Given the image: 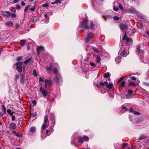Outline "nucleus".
<instances>
[{
    "label": "nucleus",
    "mask_w": 149,
    "mask_h": 149,
    "mask_svg": "<svg viewBox=\"0 0 149 149\" xmlns=\"http://www.w3.org/2000/svg\"><path fill=\"white\" fill-rule=\"evenodd\" d=\"M49 124L48 117L46 115L44 116L43 123L41 127L42 130H45L46 128L48 127Z\"/></svg>",
    "instance_id": "obj_1"
},
{
    "label": "nucleus",
    "mask_w": 149,
    "mask_h": 149,
    "mask_svg": "<svg viewBox=\"0 0 149 149\" xmlns=\"http://www.w3.org/2000/svg\"><path fill=\"white\" fill-rule=\"evenodd\" d=\"M122 42L127 46L132 44V40L131 38H123L122 40Z\"/></svg>",
    "instance_id": "obj_2"
},
{
    "label": "nucleus",
    "mask_w": 149,
    "mask_h": 149,
    "mask_svg": "<svg viewBox=\"0 0 149 149\" xmlns=\"http://www.w3.org/2000/svg\"><path fill=\"white\" fill-rule=\"evenodd\" d=\"M89 139L88 137L86 136H84L83 137H80L78 139V142L79 143H82L84 141H87Z\"/></svg>",
    "instance_id": "obj_3"
},
{
    "label": "nucleus",
    "mask_w": 149,
    "mask_h": 149,
    "mask_svg": "<svg viewBox=\"0 0 149 149\" xmlns=\"http://www.w3.org/2000/svg\"><path fill=\"white\" fill-rule=\"evenodd\" d=\"M88 23V21L87 19L84 20L81 23V26L83 29H88L89 27L87 25Z\"/></svg>",
    "instance_id": "obj_4"
},
{
    "label": "nucleus",
    "mask_w": 149,
    "mask_h": 149,
    "mask_svg": "<svg viewBox=\"0 0 149 149\" xmlns=\"http://www.w3.org/2000/svg\"><path fill=\"white\" fill-rule=\"evenodd\" d=\"M45 88L47 89L48 87H51L52 85L51 81L48 79L45 80Z\"/></svg>",
    "instance_id": "obj_5"
},
{
    "label": "nucleus",
    "mask_w": 149,
    "mask_h": 149,
    "mask_svg": "<svg viewBox=\"0 0 149 149\" xmlns=\"http://www.w3.org/2000/svg\"><path fill=\"white\" fill-rule=\"evenodd\" d=\"M16 65L17 66V70L19 72H21L22 71V62H19L17 63H16Z\"/></svg>",
    "instance_id": "obj_6"
},
{
    "label": "nucleus",
    "mask_w": 149,
    "mask_h": 149,
    "mask_svg": "<svg viewBox=\"0 0 149 149\" xmlns=\"http://www.w3.org/2000/svg\"><path fill=\"white\" fill-rule=\"evenodd\" d=\"M136 52L138 54V55L142 56L144 54V51L142 50L140 51V47L139 46H137L136 48Z\"/></svg>",
    "instance_id": "obj_7"
},
{
    "label": "nucleus",
    "mask_w": 149,
    "mask_h": 149,
    "mask_svg": "<svg viewBox=\"0 0 149 149\" xmlns=\"http://www.w3.org/2000/svg\"><path fill=\"white\" fill-rule=\"evenodd\" d=\"M36 50L37 54L38 55H39L40 52H42L44 50V48L43 47L38 46H37Z\"/></svg>",
    "instance_id": "obj_8"
},
{
    "label": "nucleus",
    "mask_w": 149,
    "mask_h": 149,
    "mask_svg": "<svg viewBox=\"0 0 149 149\" xmlns=\"http://www.w3.org/2000/svg\"><path fill=\"white\" fill-rule=\"evenodd\" d=\"M119 27L121 30L124 31H125L126 29H127L128 28L126 24H120Z\"/></svg>",
    "instance_id": "obj_9"
},
{
    "label": "nucleus",
    "mask_w": 149,
    "mask_h": 149,
    "mask_svg": "<svg viewBox=\"0 0 149 149\" xmlns=\"http://www.w3.org/2000/svg\"><path fill=\"white\" fill-rule=\"evenodd\" d=\"M3 15L7 17H10L12 14V13L11 12L7 11L3 12Z\"/></svg>",
    "instance_id": "obj_10"
},
{
    "label": "nucleus",
    "mask_w": 149,
    "mask_h": 149,
    "mask_svg": "<svg viewBox=\"0 0 149 149\" xmlns=\"http://www.w3.org/2000/svg\"><path fill=\"white\" fill-rule=\"evenodd\" d=\"M25 80V77L23 74H22L20 76V83L22 84H23L24 83Z\"/></svg>",
    "instance_id": "obj_11"
},
{
    "label": "nucleus",
    "mask_w": 149,
    "mask_h": 149,
    "mask_svg": "<svg viewBox=\"0 0 149 149\" xmlns=\"http://www.w3.org/2000/svg\"><path fill=\"white\" fill-rule=\"evenodd\" d=\"M127 12H130L132 13L136 12V10L134 7H132L128 8L127 9Z\"/></svg>",
    "instance_id": "obj_12"
},
{
    "label": "nucleus",
    "mask_w": 149,
    "mask_h": 149,
    "mask_svg": "<svg viewBox=\"0 0 149 149\" xmlns=\"http://www.w3.org/2000/svg\"><path fill=\"white\" fill-rule=\"evenodd\" d=\"M102 49V47L99 46L97 49L95 47H93L92 49H93L94 51L95 52H99L100 51V50H101Z\"/></svg>",
    "instance_id": "obj_13"
},
{
    "label": "nucleus",
    "mask_w": 149,
    "mask_h": 149,
    "mask_svg": "<svg viewBox=\"0 0 149 149\" xmlns=\"http://www.w3.org/2000/svg\"><path fill=\"white\" fill-rule=\"evenodd\" d=\"M147 136L146 135L141 134L139 138V140H142L147 138Z\"/></svg>",
    "instance_id": "obj_14"
},
{
    "label": "nucleus",
    "mask_w": 149,
    "mask_h": 149,
    "mask_svg": "<svg viewBox=\"0 0 149 149\" xmlns=\"http://www.w3.org/2000/svg\"><path fill=\"white\" fill-rule=\"evenodd\" d=\"M32 58H29L28 59L26 60L24 62V63L25 64H27L28 63H30L31 64L32 63Z\"/></svg>",
    "instance_id": "obj_15"
},
{
    "label": "nucleus",
    "mask_w": 149,
    "mask_h": 149,
    "mask_svg": "<svg viewBox=\"0 0 149 149\" xmlns=\"http://www.w3.org/2000/svg\"><path fill=\"white\" fill-rule=\"evenodd\" d=\"M5 24L7 26H12L13 25V23L10 21L6 22Z\"/></svg>",
    "instance_id": "obj_16"
},
{
    "label": "nucleus",
    "mask_w": 149,
    "mask_h": 149,
    "mask_svg": "<svg viewBox=\"0 0 149 149\" xmlns=\"http://www.w3.org/2000/svg\"><path fill=\"white\" fill-rule=\"evenodd\" d=\"M49 130H46V136H43L44 134H43L42 133V132L41 134V137L43 138H44L45 137H46L47 136H49L50 135V134H48V132H49Z\"/></svg>",
    "instance_id": "obj_17"
},
{
    "label": "nucleus",
    "mask_w": 149,
    "mask_h": 149,
    "mask_svg": "<svg viewBox=\"0 0 149 149\" xmlns=\"http://www.w3.org/2000/svg\"><path fill=\"white\" fill-rule=\"evenodd\" d=\"M16 127V125L13 123H11L10 125V129H14Z\"/></svg>",
    "instance_id": "obj_18"
},
{
    "label": "nucleus",
    "mask_w": 149,
    "mask_h": 149,
    "mask_svg": "<svg viewBox=\"0 0 149 149\" xmlns=\"http://www.w3.org/2000/svg\"><path fill=\"white\" fill-rule=\"evenodd\" d=\"M134 143L138 145L139 148H140L142 146V143L141 142L139 141H135Z\"/></svg>",
    "instance_id": "obj_19"
},
{
    "label": "nucleus",
    "mask_w": 149,
    "mask_h": 149,
    "mask_svg": "<svg viewBox=\"0 0 149 149\" xmlns=\"http://www.w3.org/2000/svg\"><path fill=\"white\" fill-rule=\"evenodd\" d=\"M108 84V82L107 81L104 82H101L100 83V85L102 86H104Z\"/></svg>",
    "instance_id": "obj_20"
},
{
    "label": "nucleus",
    "mask_w": 149,
    "mask_h": 149,
    "mask_svg": "<svg viewBox=\"0 0 149 149\" xmlns=\"http://www.w3.org/2000/svg\"><path fill=\"white\" fill-rule=\"evenodd\" d=\"M41 93L45 97L47 94V92L45 90L43 89L42 90V91H41Z\"/></svg>",
    "instance_id": "obj_21"
},
{
    "label": "nucleus",
    "mask_w": 149,
    "mask_h": 149,
    "mask_svg": "<svg viewBox=\"0 0 149 149\" xmlns=\"http://www.w3.org/2000/svg\"><path fill=\"white\" fill-rule=\"evenodd\" d=\"M61 79V78L60 77H59V78L57 76V75H56V77H55V80L57 84H58L59 83V81Z\"/></svg>",
    "instance_id": "obj_22"
},
{
    "label": "nucleus",
    "mask_w": 149,
    "mask_h": 149,
    "mask_svg": "<svg viewBox=\"0 0 149 149\" xmlns=\"http://www.w3.org/2000/svg\"><path fill=\"white\" fill-rule=\"evenodd\" d=\"M120 55L121 56H127V54L126 52H125V50H123L122 51V52H121V53H120Z\"/></svg>",
    "instance_id": "obj_23"
},
{
    "label": "nucleus",
    "mask_w": 149,
    "mask_h": 149,
    "mask_svg": "<svg viewBox=\"0 0 149 149\" xmlns=\"http://www.w3.org/2000/svg\"><path fill=\"white\" fill-rule=\"evenodd\" d=\"M50 120H55V116L53 113H51L49 116Z\"/></svg>",
    "instance_id": "obj_24"
},
{
    "label": "nucleus",
    "mask_w": 149,
    "mask_h": 149,
    "mask_svg": "<svg viewBox=\"0 0 149 149\" xmlns=\"http://www.w3.org/2000/svg\"><path fill=\"white\" fill-rule=\"evenodd\" d=\"M25 40H22L20 42V45L21 46H23L25 43Z\"/></svg>",
    "instance_id": "obj_25"
},
{
    "label": "nucleus",
    "mask_w": 149,
    "mask_h": 149,
    "mask_svg": "<svg viewBox=\"0 0 149 149\" xmlns=\"http://www.w3.org/2000/svg\"><path fill=\"white\" fill-rule=\"evenodd\" d=\"M107 87L109 89H111L113 87V85L112 84L110 83L109 84L107 85Z\"/></svg>",
    "instance_id": "obj_26"
},
{
    "label": "nucleus",
    "mask_w": 149,
    "mask_h": 149,
    "mask_svg": "<svg viewBox=\"0 0 149 149\" xmlns=\"http://www.w3.org/2000/svg\"><path fill=\"white\" fill-rule=\"evenodd\" d=\"M110 76V74L109 73L107 72L105 73L104 74V77L105 78H107L108 77H109Z\"/></svg>",
    "instance_id": "obj_27"
},
{
    "label": "nucleus",
    "mask_w": 149,
    "mask_h": 149,
    "mask_svg": "<svg viewBox=\"0 0 149 149\" xmlns=\"http://www.w3.org/2000/svg\"><path fill=\"white\" fill-rule=\"evenodd\" d=\"M91 28L92 29H93L94 27V22L93 21H91Z\"/></svg>",
    "instance_id": "obj_28"
},
{
    "label": "nucleus",
    "mask_w": 149,
    "mask_h": 149,
    "mask_svg": "<svg viewBox=\"0 0 149 149\" xmlns=\"http://www.w3.org/2000/svg\"><path fill=\"white\" fill-rule=\"evenodd\" d=\"M30 132L32 133L36 131L35 127H33L30 128Z\"/></svg>",
    "instance_id": "obj_29"
},
{
    "label": "nucleus",
    "mask_w": 149,
    "mask_h": 149,
    "mask_svg": "<svg viewBox=\"0 0 149 149\" xmlns=\"http://www.w3.org/2000/svg\"><path fill=\"white\" fill-rule=\"evenodd\" d=\"M13 133L16 136H17V137H19V133L18 132L14 131H12Z\"/></svg>",
    "instance_id": "obj_30"
},
{
    "label": "nucleus",
    "mask_w": 149,
    "mask_h": 149,
    "mask_svg": "<svg viewBox=\"0 0 149 149\" xmlns=\"http://www.w3.org/2000/svg\"><path fill=\"white\" fill-rule=\"evenodd\" d=\"M2 109L3 111V112H4V113H5L6 112V109L5 107L3 105H2Z\"/></svg>",
    "instance_id": "obj_31"
},
{
    "label": "nucleus",
    "mask_w": 149,
    "mask_h": 149,
    "mask_svg": "<svg viewBox=\"0 0 149 149\" xmlns=\"http://www.w3.org/2000/svg\"><path fill=\"white\" fill-rule=\"evenodd\" d=\"M93 34L91 33L90 32L87 35V37H93Z\"/></svg>",
    "instance_id": "obj_32"
},
{
    "label": "nucleus",
    "mask_w": 149,
    "mask_h": 149,
    "mask_svg": "<svg viewBox=\"0 0 149 149\" xmlns=\"http://www.w3.org/2000/svg\"><path fill=\"white\" fill-rule=\"evenodd\" d=\"M7 111L10 116H12L13 115V113L11 112V111L10 109H8Z\"/></svg>",
    "instance_id": "obj_33"
},
{
    "label": "nucleus",
    "mask_w": 149,
    "mask_h": 149,
    "mask_svg": "<svg viewBox=\"0 0 149 149\" xmlns=\"http://www.w3.org/2000/svg\"><path fill=\"white\" fill-rule=\"evenodd\" d=\"M96 62L97 63H100V61L101 58L100 56H97L96 58Z\"/></svg>",
    "instance_id": "obj_34"
},
{
    "label": "nucleus",
    "mask_w": 149,
    "mask_h": 149,
    "mask_svg": "<svg viewBox=\"0 0 149 149\" xmlns=\"http://www.w3.org/2000/svg\"><path fill=\"white\" fill-rule=\"evenodd\" d=\"M116 61L117 63H119L120 62L121 60L119 57H116Z\"/></svg>",
    "instance_id": "obj_35"
},
{
    "label": "nucleus",
    "mask_w": 149,
    "mask_h": 149,
    "mask_svg": "<svg viewBox=\"0 0 149 149\" xmlns=\"http://www.w3.org/2000/svg\"><path fill=\"white\" fill-rule=\"evenodd\" d=\"M128 86H135V84L133 82H130L128 84Z\"/></svg>",
    "instance_id": "obj_36"
},
{
    "label": "nucleus",
    "mask_w": 149,
    "mask_h": 149,
    "mask_svg": "<svg viewBox=\"0 0 149 149\" xmlns=\"http://www.w3.org/2000/svg\"><path fill=\"white\" fill-rule=\"evenodd\" d=\"M52 66H51L49 67H47L46 68L47 71H50L52 70Z\"/></svg>",
    "instance_id": "obj_37"
},
{
    "label": "nucleus",
    "mask_w": 149,
    "mask_h": 149,
    "mask_svg": "<svg viewBox=\"0 0 149 149\" xmlns=\"http://www.w3.org/2000/svg\"><path fill=\"white\" fill-rule=\"evenodd\" d=\"M125 84V81H122L121 84V86L122 87H124Z\"/></svg>",
    "instance_id": "obj_38"
},
{
    "label": "nucleus",
    "mask_w": 149,
    "mask_h": 149,
    "mask_svg": "<svg viewBox=\"0 0 149 149\" xmlns=\"http://www.w3.org/2000/svg\"><path fill=\"white\" fill-rule=\"evenodd\" d=\"M132 95L129 94H127L126 95V98L128 99L132 98Z\"/></svg>",
    "instance_id": "obj_39"
},
{
    "label": "nucleus",
    "mask_w": 149,
    "mask_h": 149,
    "mask_svg": "<svg viewBox=\"0 0 149 149\" xmlns=\"http://www.w3.org/2000/svg\"><path fill=\"white\" fill-rule=\"evenodd\" d=\"M30 113L31 116L33 117H34L37 115V113L36 112L33 113H31L30 112Z\"/></svg>",
    "instance_id": "obj_40"
},
{
    "label": "nucleus",
    "mask_w": 149,
    "mask_h": 149,
    "mask_svg": "<svg viewBox=\"0 0 149 149\" xmlns=\"http://www.w3.org/2000/svg\"><path fill=\"white\" fill-rule=\"evenodd\" d=\"M30 6L29 5H28L26 6L24 9V11L25 12H26L27 11V10L30 7Z\"/></svg>",
    "instance_id": "obj_41"
},
{
    "label": "nucleus",
    "mask_w": 149,
    "mask_h": 149,
    "mask_svg": "<svg viewBox=\"0 0 149 149\" xmlns=\"http://www.w3.org/2000/svg\"><path fill=\"white\" fill-rule=\"evenodd\" d=\"M53 71L54 73L56 75V74L58 73V70L56 68H54V69Z\"/></svg>",
    "instance_id": "obj_42"
},
{
    "label": "nucleus",
    "mask_w": 149,
    "mask_h": 149,
    "mask_svg": "<svg viewBox=\"0 0 149 149\" xmlns=\"http://www.w3.org/2000/svg\"><path fill=\"white\" fill-rule=\"evenodd\" d=\"M52 121L51 125L52 126L54 127L55 124V119L51 120Z\"/></svg>",
    "instance_id": "obj_43"
},
{
    "label": "nucleus",
    "mask_w": 149,
    "mask_h": 149,
    "mask_svg": "<svg viewBox=\"0 0 149 149\" xmlns=\"http://www.w3.org/2000/svg\"><path fill=\"white\" fill-rule=\"evenodd\" d=\"M32 103L34 106H36V101L35 100H34L32 101Z\"/></svg>",
    "instance_id": "obj_44"
},
{
    "label": "nucleus",
    "mask_w": 149,
    "mask_h": 149,
    "mask_svg": "<svg viewBox=\"0 0 149 149\" xmlns=\"http://www.w3.org/2000/svg\"><path fill=\"white\" fill-rule=\"evenodd\" d=\"M33 74L34 75V76L35 77H37V74L36 70H34L33 71Z\"/></svg>",
    "instance_id": "obj_45"
},
{
    "label": "nucleus",
    "mask_w": 149,
    "mask_h": 149,
    "mask_svg": "<svg viewBox=\"0 0 149 149\" xmlns=\"http://www.w3.org/2000/svg\"><path fill=\"white\" fill-rule=\"evenodd\" d=\"M127 146V143H123L122 145V147L123 148H125Z\"/></svg>",
    "instance_id": "obj_46"
},
{
    "label": "nucleus",
    "mask_w": 149,
    "mask_h": 149,
    "mask_svg": "<svg viewBox=\"0 0 149 149\" xmlns=\"http://www.w3.org/2000/svg\"><path fill=\"white\" fill-rule=\"evenodd\" d=\"M119 8L121 10H123V8L121 3H119L118 6Z\"/></svg>",
    "instance_id": "obj_47"
},
{
    "label": "nucleus",
    "mask_w": 149,
    "mask_h": 149,
    "mask_svg": "<svg viewBox=\"0 0 149 149\" xmlns=\"http://www.w3.org/2000/svg\"><path fill=\"white\" fill-rule=\"evenodd\" d=\"M22 58V56L18 57L17 58V60L18 61H20Z\"/></svg>",
    "instance_id": "obj_48"
},
{
    "label": "nucleus",
    "mask_w": 149,
    "mask_h": 149,
    "mask_svg": "<svg viewBox=\"0 0 149 149\" xmlns=\"http://www.w3.org/2000/svg\"><path fill=\"white\" fill-rule=\"evenodd\" d=\"M10 16L12 18H15L16 17V15L15 14L12 13Z\"/></svg>",
    "instance_id": "obj_49"
},
{
    "label": "nucleus",
    "mask_w": 149,
    "mask_h": 149,
    "mask_svg": "<svg viewBox=\"0 0 149 149\" xmlns=\"http://www.w3.org/2000/svg\"><path fill=\"white\" fill-rule=\"evenodd\" d=\"M36 7H35V6H33L30 9V10L32 11H33L35 10V9Z\"/></svg>",
    "instance_id": "obj_50"
},
{
    "label": "nucleus",
    "mask_w": 149,
    "mask_h": 149,
    "mask_svg": "<svg viewBox=\"0 0 149 149\" xmlns=\"http://www.w3.org/2000/svg\"><path fill=\"white\" fill-rule=\"evenodd\" d=\"M39 80L40 81H42L43 82L44 81H45V80H44V79L42 77H40L39 79Z\"/></svg>",
    "instance_id": "obj_51"
},
{
    "label": "nucleus",
    "mask_w": 149,
    "mask_h": 149,
    "mask_svg": "<svg viewBox=\"0 0 149 149\" xmlns=\"http://www.w3.org/2000/svg\"><path fill=\"white\" fill-rule=\"evenodd\" d=\"M133 91L131 90H129L128 91V93L129 94L132 95Z\"/></svg>",
    "instance_id": "obj_52"
},
{
    "label": "nucleus",
    "mask_w": 149,
    "mask_h": 149,
    "mask_svg": "<svg viewBox=\"0 0 149 149\" xmlns=\"http://www.w3.org/2000/svg\"><path fill=\"white\" fill-rule=\"evenodd\" d=\"M49 6L48 4L47 3L44 4L42 5V6L43 7H46Z\"/></svg>",
    "instance_id": "obj_53"
},
{
    "label": "nucleus",
    "mask_w": 149,
    "mask_h": 149,
    "mask_svg": "<svg viewBox=\"0 0 149 149\" xmlns=\"http://www.w3.org/2000/svg\"><path fill=\"white\" fill-rule=\"evenodd\" d=\"M60 3V0H56L54 2V3H55L56 4H57L58 3Z\"/></svg>",
    "instance_id": "obj_54"
},
{
    "label": "nucleus",
    "mask_w": 149,
    "mask_h": 149,
    "mask_svg": "<svg viewBox=\"0 0 149 149\" xmlns=\"http://www.w3.org/2000/svg\"><path fill=\"white\" fill-rule=\"evenodd\" d=\"M21 5L22 6H23L25 5V3L23 1H22L21 3Z\"/></svg>",
    "instance_id": "obj_55"
},
{
    "label": "nucleus",
    "mask_w": 149,
    "mask_h": 149,
    "mask_svg": "<svg viewBox=\"0 0 149 149\" xmlns=\"http://www.w3.org/2000/svg\"><path fill=\"white\" fill-rule=\"evenodd\" d=\"M20 0H14L13 2V3H15L18 2Z\"/></svg>",
    "instance_id": "obj_56"
},
{
    "label": "nucleus",
    "mask_w": 149,
    "mask_h": 149,
    "mask_svg": "<svg viewBox=\"0 0 149 149\" xmlns=\"http://www.w3.org/2000/svg\"><path fill=\"white\" fill-rule=\"evenodd\" d=\"M90 65L92 66H93V67L95 66V64L91 62V63H90Z\"/></svg>",
    "instance_id": "obj_57"
},
{
    "label": "nucleus",
    "mask_w": 149,
    "mask_h": 149,
    "mask_svg": "<svg viewBox=\"0 0 149 149\" xmlns=\"http://www.w3.org/2000/svg\"><path fill=\"white\" fill-rule=\"evenodd\" d=\"M130 78H132V80H136V78L135 77H130Z\"/></svg>",
    "instance_id": "obj_58"
},
{
    "label": "nucleus",
    "mask_w": 149,
    "mask_h": 149,
    "mask_svg": "<svg viewBox=\"0 0 149 149\" xmlns=\"http://www.w3.org/2000/svg\"><path fill=\"white\" fill-rule=\"evenodd\" d=\"M113 19L115 20H118L119 19V17H118L114 16L113 17Z\"/></svg>",
    "instance_id": "obj_59"
},
{
    "label": "nucleus",
    "mask_w": 149,
    "mask_h": 149,
    "mask_svg": "<svg viewBox=\"0 0 149 149\" xmlns=\"http://www.w3.org/2000/svg\"><path fill=\"white\" fill-rule=\"evenodd\" d=\"M90 38H86V39H85V41L86 42H89Z\"/></svg>",
    "instance_id": "obj_60"
},
{
    "label": "nucleus",
    "mask_w": 149,
    "mask_h": 149,
    "mask_svg": "<svg viewBox=\"0 0 149 149\" xmlns=\"http://www.w3.org/2000/svg\"><path fill=\"white\" fill-rule=\"evenodd\" d=\"M133 113L135 115H139L140 114V113H139L138 112L136 111H134Z\"/></svg>",
    "instance_id": "obj_61"
},
{
    "label": "nucleus",
    "mask_w": 149,
    "mask_h": 149,
    "mask_svg": "<svg viewBox=\"0 0 149 149\" xmlns=\"http://www.w3.org/2000/svg\"><path fill=\"white\" fill-rule=\"evenodd\" d=\"M16 8L17 9L19 10L20 8V6L19 5H17L16 6Z\"/></svg>",
    "instance_id": "obj_62"
},
{
    "label": "nucleus",
    "mask_w": 149,
    "mask_h": 149,
    "mask_svg": "<svg viewBox=\"0 0 149 149\" xmlns=\"http://www.w3.org/2000/svg\"><path fill=\"white\" fill-rule=\"evenodd\" d=\"M136 32V31L135 29H133L132 31V32L133 34H134Z\"/></svg>",
    "instance_id": "obj_63"
},
{
    "label": "nucleus",
    "mask_w": 149,
    "mask_h": 149,
    "mask_svg": "<svg viewBox=\"0 0 149 149\" xmlns=\"http://www.w3.org/2000/svg\"><path fill=\"white\" fill-rule=\"evenodd\" d=\"M113 9L114 10H115V11H117L118 10V8H116V7H113Z\"/></svg>",
    "instance_id": "obj_64"
}]
</instances>
